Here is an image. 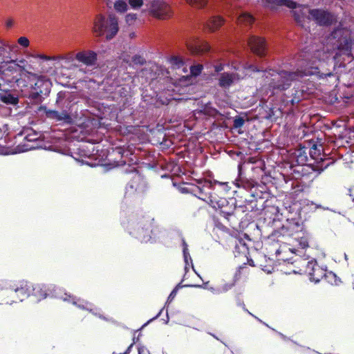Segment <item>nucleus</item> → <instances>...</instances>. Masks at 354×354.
Masks as SVG:
<instances>
[{
	"label": "nucleus",
	"instance_id": "nucleus-1",
	"mask_svg": "<svg viewBox=\"0 0 354 354\" xmlns=\"http://www.w3.org/2000/svg\"><path fill=\"white\" fill-rule=\"evenodd\" d=\"M275 1L277 6H285L288 8L295 9L293 11L294 16L295 20L299 23L302 21L307 12L310 14L311 19L315 20L316 23L319 25H329L335 19L333 15L323 10H309L304 6H297L295 2L290 0H275Z\"/></svg>",
	"mask_w": 354,
	"mask_h": 354
},
{
	"label": "nucleus",
	"instance_id": "nucleus-2",
	"mask_svg": "<svg viewBox=\"0 0 354 354\" xmlns=\"http://www.w3.org/2000/svg\"><path fill=\"white\" fill-rule=\"evenodd\" d=\"M318 69L317 66L312 67L309 69H305L304 71L277 72L273 70L266 71L263 74L267 82L269 83L270 87L273 89L285 90L288 88L292 81H295L304 75H309L314 74Z\"/></svg>",
	"mask_w": 354,
	"mask_h": 354
},
{
	"label": "nucleus",
	"instance_id": "nucleus-3",
	"mask_svg": "<svg viewBox=\"0 0 354 354\" xmlns=\"http://www.w3.org/2000/svg\"><path fill=\"white\" fill-rule=\"evenodd\" d=\"M119 30L118 19L109 15L107 19L102 15H97L93 21V32L97 37L106 35L107 39H111Z\"/></svg>",
	"mask_w": 354,
	"mask_h": 354
},
{
	"label": "nucleus",
	"instance_id": "nucleus-4",
	"mask_svg": "<svg viewBox=\"0 0 354 354\" xmlns=\"http://www.w3.org/2000/svg\"><path fill=\"white\" fill-rule=\"evenodd\" d=\"M233 68L238 72L231 73H223L220 75L218 84L221 87L228 88L239 80L243 79L250 72L258 71L256 66L249 64L234 66Z\"/></svg>",
	"mask_w": 354,
	"mask_h": 354
},
{
	"label": "nucleus",
	"instance_id": "nucleus-5",
	"mask_svg": "<svg viewBox=\"0 0 354 354\" xmlns=\"http://www.w3.org/2000/svg\"><path fill=\"white\" fill-rule=\"evenodd\" d=\"M330 42L336 40L335 45L339 50L351 52L354 48V36L351 35L349 30L345 28H337L331 34L328 38Z\"/></svg>",
	"mask_w": 354,
	"mask_h": 354
},
{
	"label": "nucleus",
	"instance_id": "nucleus-6",
	"mask_svg": "<svg viewBox=\"0 0 354 354\" xmlns=\"http://www.w3.org/2000/svg\"><path fill=\"white\" fill-rule=\"evenodd\" d=\"M148 12L152 17L160 20L167 19L172 15L169 5L162 0H153Z\"/></svg>",
	"mask_w": 354,
	"mask_h": 354
},
{
	"label": "nucleus",
	"instance_id": "nucleus-7",
	"mask_svg": "<svg viewBox=\"0 0 354 354\" xmlns=\"http://www.w3.org/2000/svg\"><path fill=\"white\" fill-rule=\"evenodd\" d=\"M198 198L205 201L212 207H220L223 205L222 199H219L216 194L212 192V183L211 181H205L203 187L201 188L198 187Z\"/></svg>",
	"mask_w": 354,
	"mask_h": 354
},
{
	"label": "nucleus",
	"instance_id": "nucleus-8",
	"mask_svg": "<svg viewBox=\"0 0 354 354\" xmlns=\"http://www.w3.org/2000/svg\"><path fill=\"white\" fill-rule=\"evenodd\" d=\"M15 292L21 294L24 297L29 296L30 294L39 298H45L46 293L45 290H43L39 285H37L33 287L30 283L27 282H23L20 288H17L15 290Z\"/></svg>",
	"mask_w": 354,
	"mask_h": 354
},
{
	"label": "nucleus",
	"instance_id": "nucleus-9",
	"mask_svg": "<svg viewBox=\"0 0 354 354\" xmlns=\"http://www.w3.org/2000/svg\"><path fill=\"white\" fill-rule=\"evenodd\" d=\"M187 46L190 52L193 54H200L206 53L209 50V45L201 41L198 38H191L187 41Z\"/></svg>",
	"mask_w": 354,
	"mask_h": 354
},
{
	"label": "nucleus",
	"instance_id": "nucleus-10",
	"mask_svg": "<svg viewBox=\"0 0 354 354\" xmlns=\"http://www.w3.org/2000/svg\"><path fill=\"white\" fill-rule=\"evenodd\" d=\"M248 45L252 51L259 56H263L266 50L265 40L257 36H252L248 40Z\"/></svg>",
	"mask_w": 354,
	"mask_h": 354
},
{
	"label": "nucleus",
	"instance_id": "nucleus-11",
	"mask_svg": "<svg viewBox=\"0 0 354 354\" xmlns=\"http://www.w3.org/2000/svg\"><path fill=\"white\" fill-rule=\"evenodd\" d=\"M75 59L86 66H93L97 61V54L93 50H82L76 53Z\"/></svg>",
	"mask_w": 354,
	"mask_h": 354
},
{
	"label": "nucleus",
	"instance_id": "nucleus-12",
	"mask_svg": "<svg viewBox=\"0 0 354 354\" xmlns=\"http://www.w3.org/2000/svg\"><path fill=\"white\" fill-rule=\"evenodd\" d=\"M58 59H55V64L64 66L68 69H73L77 67V65L74 64V58L72 54H67L65 55L56 56Z\"/></svg>",
	"mask_w": 354,
	"mask_h": 354
},
{
	"label": "nucleus",
	"instance_id": "nucleus-13",
	"mask_svg": "<svg viewBox=\"0 0 354 354\" xmlns=\"http://www.w3.org/2000/svg\"><path fill=\"white\" fill-rule=\"evenodd\" d=\"M224 20L219 16L212 17L204 25L210 32H214L223 24Z\"/></svg>",
	"mask_w": 354,
	"mask_h": 354
},
{
	"label": "nucleus",
	"instance_id": "nucleus-14",
	"mask_svg": "<svg viewBox=\"0 0 354 354\" xmlns=\"http://www.w3.org/2000/svg\"><path fill=\"white\" fill-rule=\"evenodd\" d=\"M14 59H10L3 62V75H13L19 72Z\"/></svg>",
	"mask_w": 354,
	"mask_h": 354
},
{
	"label": "nucleus",
	"instance_id": "nucleus-15",
	"mask_svg": "<svg viewBox=\"0 0 354 354\" xmlns=\"http://www.w3.org/2000/svg\"><path fill=\"white\" fill-rule=\"evenodd\" d=\"M169 63L172 68L183 71L186 73L187 72V68L184 66L185 63L182 58L178 56H173L169 59Z\"/></svg>",
	"mask_w": 354,
	"mask_h": 354
},
{
	"label": "nucleus",
	"instance_id": "nucleus-16",
	"mask_svg": "<svg viewBox=\"0 0 354 354\" xmlns=\"http://www.w3.org/2000/svg\"><path fill=\"white\" fill-rule=\"evenodd\" d=\"M0 100L3 103L10 105H17L19 102L18 96L10 93L0 94Z\"/></svg>",
	"mask_w": 354,
	"mask_h": 354
},
{
	"label": "nucleus",
	"instance_id": "nucleus-17",
	"mask_svg": "<svg viewBox=\"0 0 354 354\" xmlns=\"http://www.w3.org/2000/svg\"><path fill=\"white\" fill-rule=\"evenodd\" d=\"M46 115L48 118L55 119L57 120H62L68 118L66 112L59 113L58 111L53 110L46 111Z\"/></svg>",
	"mask_w": 354,
	"mask_h": 354
},
{
	"label": "nucleus",
	"instance_id": "nucleus-18",
	"mask_svg": "<svg viewBox=\"0 0 354 354\" xmlns=\"http://www.w3.org/2000/svg\"><path fill=\"white\" fill-rule=\"evenodd\" d=\"M14 60L16 62L15 64L20 73H26L28 74H32L28 71V62L25 59H15Z\"/></svg>",
	"mask_w": 354,
	"mask_h": 354
},
{
	"label": "nucleus",
	"instance_id": "nucleus-19",
	"mask_svg": "<svg viewBox=\"0 0 354 354\" xmlns=\"http://www.w3.org/2000/svg\"><path fill=\"white\" fill-rule=\"evenodd\" d=\"M253 21V17L248 13H242L238 18V22L245 26L252 24Z\"/></svg>",
	"mask_w": 354,
	"mask_h": 354
},
{
	"label": "nucleus",
	"instance_id": "nucleus-20",
	"mask_svg": "<svg viewBox=\"0 0 354 354\" xmlns=\"http://www.w3.org/2000/svg\"><path fill=\"white\" fill-rule=\"evenodd\" d=\"M186 2L192 7L197 9L204 8L207 3L208 0H185Z\"/></svg>",
	"mask_w": 354,
	"mask_h": 354
},
{
	"label": "nucleus",
	"instance_id": "nucleus-21",
	"mask_svg": "<svg viewBox=\"0 0 354 354\" xmlns=\"http://www.w3.org/2000/svg\"><path fill=\"white\" fill-rule=\"evenodd\" d=\"M127 3L123 0H117L114 3V8L117 12H124L127 10Z\"/></svg>",
	"mask_w": 354,
	"mask_h": 354
},
{
	"label": "nucleus",
	"instance_id": "nucleus-22",
	"mask_svg": "<svg viewBox=\"0 0 354 354\" xmlns=\"http://www.w3.org/2000/svg\"><path fill=\"white\" fill-rule=\"evenodd\" d=\"M128 2L130 6L134 10L140 8L144 3L143 0H129Z\"/></svg>",
	"mask_w": 354,
	"mask_h": 354
},
{
	"label": "nucleus",
	"instance_id": "nucleus-23",
	"mask_svg": "<svg viewBox=\"0 0 354 354\" xmlns=\"http://www.w3.org/2000/svg\"><path fill=\"white\" fill-rule=\"evenodd\" d=\"M294 95H295L292 100V104L297 103L300 100H301L302 99H304L306 97L303 90L299 91H296V93Z\"/></svg>",
	"mask_w": 354,
	"mask_h": 354
},
{
	"label": "nucleus",
	"instance_id": "nucleus-24",
	"mask_svg": "<svg viewBox=\"0 0 354 354\" xmlns=\"http://www.w3.org/2000/svg\"><path fill=\"white\" fill-rule=\"evenodd\" d=\"M6 40L0 39V57L3 58L7 53Z\"/></svg>",
	"mask_w": 354,
	"mask_h": 354
},
{
	"label": "nucleus",
	"instance_id": "nucleus-25",
	"mask_svg": "<svg viewBox=\"0 0 354 354\" xmlns=\"http://www.w3.org/2000/svg\"><path fill=\"white\" fill-rule=\"evenodd\" d=\"M203 69V65L198 64L196 66H192L190 67V72L192 75L197 76L198 75Z\"/></svg>",
	"mask_w": 354,
	"mask_h": 354
},
{
	"label": "nucleus",
	"instance_id": "nucleus-26",
	"mask_svg": "<svg viewBox=\"0 0 354 354\" xmlns=\"http://www.w3.org/2000/svg\"><path fill=\"white\" fill-rule=\"evenodd\" d=\"M17 43L23 48H28L30 45L29 39L26 37H20L17 39Z\"/></svg>",
	"mask_w": 354,
	"mask_h": 354
},
{
	"label": "nucleus",
	"instance_id": "nucleus-27",
	"mask_svg": "<svg viewBox=\"0 0 354 354\" xmlns=\"http://www.w3.org/2000/svg\"><path fill=\"white\" fill-rule=\"evenodd\" d=\"M32 57L35 58H39V59H41L44 60H47V61H55V59H58L55 56L51 57V56H48V55H45L43 54L34 55H32Z\"/></svg>",
	"mask_w": 354,
	"mask_h": 354
},
{
	"label": "nucleus",
	"instance_id": "nucleus-28",
	"mask_svg": "<svg viewBox=\"0 0 354 354\" xmlns=\"http://www.w3.org/2000/svg\"><path fill=\"white\" fill-rule=\"evenodd\" d=\"M131 62L133 64L142 65L145 63V59L140 55H135L132 57Z\"/></svg>",
	"mask_w": 354,
	"mask_h": 354
},
{
	"label": "nucleus",
	"instance_id": "nucleus-29",
	"mask_svg": "<svg viewBox=\"0 0 354 354\" xmlns=\"http://www.w3.org/2000/svg\"><path fill=\"white\" fill-rule=\"evenodd\" d=\"M245 120L241 117H237L234 120V127L235 128H240L244 124Z\"/></svg>",
	"mask_w": 354,
	"mask_h": 354
},
{
	"label": "nucleus",
	"instance_id": "nucleus-30",
	"mask_svg": "<svg viewBox=\"0 0 354 354\" xmlns=\"http://www.w3.org/2000/svg\"><path fill=\"white\" fill-rule=\"evenodd\" d=\"M299 244L300 247L303 249L308 247V240L306 237H301L299 239Z\"/></svg>",
	"mask_w": 354,
	"mask_h": 354
},
{
	"label": "nucleus",
	"instance_id": "nucleus-31",
	"mask_svg": "<svg viewBox=\"0 0 354 354\" xmlns=\"http://www.w3.org/2000/svg\"><path fill=\"white\" fill-rule=\"evenodd\" d=\"M126 21L129 24H133L136 19V14H127L125 17Z\"/></svg>",
	"mask_w": 354,
	"mask_h": 354
},
{
	"label": "nucleus",
	"instance_id": "nucleus-32",
	"mask_svg": "<svg viewBox=\"0 0 354 354\" xmlns=\"http://www.w3.org/2000/svg\"><path fill=\"white\" fill-rule=\"evenodd\" d=\"M330 51H331V50L329 49L328 48H327L326 51L322 52L323 57L322 58H319V60L322 59V60L324 61V60L328 59L330 57V56L332 55V52H330Z\"/></svg>",
	"mask_w": 354,
	"mask_h": 354
},
{
	"label": "nucleus",
	"instance_id": "nucleus-33",
	"mask_svg": "<svg viewBox=\"0 0 354 354\" xmlns=\"http://www.w3.org/2000/svg\"><path fill=\"white\" fill-rule=\"evenodd\" d=\"M26 139L30 142L35 141L38 139V136L37 133H34L33 135L28 134L26 136Z\"/></svg>",
	"mask_w": 354,
	"mask_h": 354
},
{
	"label": "nucleus",
	"instance_id": "nucleus-34",
	"mask_svg": "<svg viewBox=\"0 0 354 354\" xmlns=\"http://www.w3.org/2000/svg\"><path fill=\"white\" fill-rule=\"evenodd\" d=\"M6 44H7L6 49L7 48L9 49L10 51H13L17 48V46L15 44H10L6 40Z\"/></svg>",
	"mask_w": 354,
	"mask_h": 354
},
{
	"label": "nucleus",
	"instance_id": "nucleus-35",
	"mask_svg": "<svg viewBox=\"0 0 354 354\" xmlns=\"http://www.w3.org/2000/svg\"><path fill=\"white\" fill-rule=\"evenodd\" d=\"M183 256H184V259H185V261L187 263L188 262V259L191 260V257L189 255V253L188 251H183Z\"/></svg>",
	"mask_w": 354,
	"mask_h": 354
},
{
	"label": "nucleus",
	"instance_id": "nucleus-36",
	"mask_svg": "<svg viewBox=\"0 0 354 354\" xmlns=\"http://www.w3.org/2000/svg\"><path fill=\"white\" fill-rule=\"evenodd\" d=\"M214 69L216 72H220L223 70V64H219L214 66Z\"/></svg>",
	"mask_w": 354,
	"mask_h": 354
},
{
	"label": "nucleus",
	"instance_id": "nucleus-37",
	"mask_svg": "<svg viewBox=\"0 0 354 354\" xmlns=\"http://www.w3.org/2000/svg\"><path fill=\"white\" fill-rule=\"evenodd\" d=\"M176 293H177V290L176 289L173 290L172 292L170 293L168 299L170 300H172L176 297Z\"/></svg>",
	"mask_w": 354,
	"mask_h": 354
},
{
	"label": "nucleus",
	"instance_id": "nucleus-38",
	"mask_svg": "<svg viewBox=\"0 0 354 354\" xmlns=\"http://www.w3.org/2000/svg\"><path fill=\"white\" fill-rule=\"evenodd\" d=\"M183 251H188V245L185 240H183Z\"/></svg>",
	"mask_w": 354,
	"mask_h": 354
},
{
	"label": "nucleus",
	"instance_id": "nucleus-39",
	"mask_svg": "<svg viewBox=\"0 0 354 354\" xmlns=\"http://www.w3.org/2000/svg\"><path fill=\"white\" fill-rule=\"evenodd\" d=\"M0 75H3V62H0Z\"/></svg>",
	"mask_w": 354,
	"mask_h": 354
},
{
	"label": "nucleus",
	"instance_id": "nucleus-40",
	"mask_svg": "<svg viewBox=\"0 0 354 354\" xmlns=\"http://www.w3.org/2000/svg\"><path fill=\"white\" fill-rule=\"evenodd\" d=\"M314 266H315V263H312V262H308V266L310 267L311 266L313 268V270L315 271V268H314Z\"/></svg>",
	"mask_w": 354,
	"mask_h": 354
},
{
	"label": "nucleus",
	"instance_id": "nucleus-41",
	"mask_svg": "<svg viewBox=\"0 0 354 354\" xmlns=\"http://www.w3.org/2000/svg\"><path fill=\"white\" fill-rule=\"evenodd\" d=\"M321 53H322L321 51H317V57H320L321 56Z\"/></svg>",
	"mask_w": 354,
	"mask_h": 354
},
{
	"label": "nucleus",
	"instance_id": "nucleus-42",
	"mask_svg": "<svg viewBox=\"0 0 354 354\" xmlns=\"http://www.w3.org/2000/svg\"><path fill=\"white\" fill-rule=\"evenodd\" d=\"M335 44H337V43H336V41H335V43L333 44V45L335 46V47H333V49H335V48H338L336 46Z\"/></svg>",
	"mask_w": 354,
	"mask_h": 354
},
{
	"label": "nucleus",
	"instance_id": "nucleus-43",
	"mask_svg": "<svg viewBox=\"0 0 354 354\" xmlns=\"http://www.w3.org/2000/svg\"><path fill=\"white\" fill-rule=\"evenodd\" d=\"M168 101H169V100H167V102H163L162 103H163V104L167 103V102H168Z\"/></svg>",
	"mask_w": 354,
	"mask_h": 354
},
{
	"label": "nucleus",
	"instance_id": "nucleus-44",
	"mask_svg": "<svg viewBox=\"0 0 354 354\" xmlns=\"http://www.w3.org/2000/svg\"><path fill=\"white\" fill-rule=\"evenodd\" d=\"M309 274H311V275H315V274L312 273V272H309Z\"/></svg>",
	"mask_w": 354,
	"mask_h": 354
},
{
	"label": "nucleus",
	"instance_id": "nucleus-45",
	"mask_svg": "<svg viewBox=\"0 0 354 354\" xmlns=\"http://www.w3.org/2000/svg\"><path fill=\"white\" fill-rule=\"evenodd\" d=\"M270 8L274 9V6H270Z\"/></svg>",
	"mask_w": 354,
	"mask_h": 354
},
{
	"label": "nucleus",
	"instance_id": "nucleus-46",
	"mask_svg": "<svg viewBox=\"0 0 354 354\" xmlns=\"http://www.w3.org/2000/svg\"><path fill=\"white\" fill-rule=\"evenodd\" d=\"M267 1H268V2L269 3H270V0H267Z\"/></svg>",
	"mask_w": 354,
	"mask_h": 354
}]
</instances>
